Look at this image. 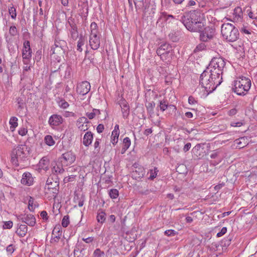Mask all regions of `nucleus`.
Masks as SVG:
<instances>
[{"label": "nucleus", "mask_w": 257, "mask_h": 257, "mask_svg": "<svg viewBox=\"0 0 257 257\" xmlns=\"http://www.w3.org/2000/svg\"><path fill=\"white\" fill-rule=\"evenodd\" d=\"M159 20L170 23L172 22V20H175V18L171 15H168L166 13L163 12L161 14Z\"/></svg>", "instance_id": "25"}, {"label": "nucleus", "mask_w": 257, "mask_h": 257, "mask_svg": "<svg viewBox=\"0 0 257 257\" xmlns=\"http://www.w3.org/2000/svg\"><path fill=\"white\" fill-rule=\"evenodd\" d=\"M227 231V228L225 227H223L221 231L217 233V237H221Z\"/></svg>", "instance_id": "48"}, {"label": "nucleus", "mask_w": 257, "mask_h": 257, "mask_svg": "<svg viewBox=\"0 0 257 257\" xmlns=\"http://www.w3.org/2000/svg\"><path fill=\"white\" fill-rule=\"evenodd\" d=\"M22 57L24 64H28L32 57V50L29 41H25L23 44Z\"/></svg>", "instance_id": "8"}, {"label": "nucleus", "mask_w": 257, "mask_h": 257, "mask_svg": "<svg viewBox=\"0 0 257 257\" xmlns=\"http://www.w3.org/2000/svg\"><path fill=\"white\" fill-rule=\"evenodd\" d=\"M155 105V103L153 101L148 103L146 105L147 111L150 115L154 113V108Z\"/></svg>", "instance_id": "34"}, {"label": "nucleus", "mask_w": 257, "mask_h": 257, "mask_svg": "<svg viewBox=\"0 0 257 257\" xmlns=\"http://www.w3.org/2000/svg\"><path fill=\"white\" fill-rule=\"evenodd\" d=\"M65 42L64 41H62V40H60V41H57V40H55V46L56 48H61V49L62 47L65 45Z\"/></svg>", "instance_id": "45"}, {"label": "nucleus", "mask_w": 257, "mask_h": 257, "mask_svg": "<svg viewBox=\"0 0 257 257\" xmlns=\"http://www.w3.org/2000/svg\"><path fill=\"white\" fill-rule=\"evenodd\" d=\"M225 65V62L223 58L214 57L212 59L209 66L206 68L211 72H213L216 75L220 77L222 74V70Z\"/></svg>", "instance_id": "5"}, {"label": "nucleus", "mask_w": 257, "mask_h": 257, "mask_svg": "<svg viewBox=\"0 0 257 257\" xmlns=\"http://www.w3.org/2000/svg\"><path fill=\"white\" fill-rule=\"evenodd\" d=\"M205 25L201 17V14L199 15V19L196 21L195 23L191 25L190 26H188V30L194 32H200L203 29Z\"/></svg>", "instance_id": "11"}, {"label": "nucleus", "mask_w": 257, "mask_h": 257, "mask_svg": "<svg viewBox=\"0 0 257 257\" xmlns=\"http://www.w3.org/2000/svg\"><path fill=\"white\" fill-rule=\"evenodd\" d=\"M221 77L206 68L200 77V84L205 89L207 94L212 92L222 82Z\"/></svg>", "instance_id": "1"}, {"label": "nucleus", "mask_w": 257, "mask_h": 257, "mask_svg": "<svg viewBox=\"0 0 257 257\" xmlns=\"http://www.w3.org/2000/svg\"><path fill=\"white\" fill-rule=\"evenodd\" d=\"M188 102L190 104H194L197 103V101L194 97L192 96H190L188 98Z\"/></svg>", "instance_id": "54"}, {"label": "nucleus", "mask_w": 257, "mask_h": 257, "mask_svg": "<svg viewBox=\"0 0 257 257\" xmlns=\"http://www.w3.org/2000/svg\"><path fill=\"white\" fill-rule=\"evenodd\" d=\"M218 246H219V245L217 243L213 242L212 243L211 245L210 246V249L211 250L215 251L217 249V248L218 247Z\"/></svg>", "instance_id": "58"}, {"label": "nucleus", "mask_w": 257, "mask_h": 257, "mask_svg": "<svg viewBox=\"0 0 257 257\" xmlns=\"http://www.w3.org/2000/svg\"><path fill=\"white\" fill-rule=\"evenodd\" d=\"M90 89V84L87 81H83L77 87V92L82 95L86 94Z\"/></svg>", "instance_id": "13"}, {"label": "nucleus", "mask_w": 257, "mask_h": 257, "mask_svg": "<svg viewBox=\"0 0 257 257\" xmlns=\"http://www.w3.org/2000/svg\"><path fill=\"white\" fill-rule=\"evenodd\" d=\"M106 214L103 211H101L98 212L97 215V220L99 223L102 224L104 222L106 217Z\"/></svg>", "instance_id": "26"}, {"label": "nucleus", "mask_w": 257, "mask_h": 257, "mask_svg": "<svg viewBox=\"0 0 257 257\" xmlns=\"http://www.w3.org/2000/svg\"><path fill=\"white\" fill-rule=\"evenodd\" d=\"M9 33L11 36H15L18 34V31L15 26H11L10 28Z\"/></svg>", "instance_id": "43"}, {"label": "nucleus", "mask_w": 257, "mask_h": 257, "mask_svg": "<svg viewBox=\"0 0 257 257\" xmlns=\"http://www.w3.org/2000/svg\"><path fill=\"white\" fill-rule=\"evenodd\" d=\"M191 147V144L190 143H187V144L184 145V146L183 147V151L184 152H187L189 150V149Z\"/></svg>", "instance_id": "49"}, {"label": "nucleus", "mask_w": 257, "mask_h": 257, "mask_svg": "<svg viewBox=\"0 0 257 257\" xmlns=\"http://www.w3.org/2000/svg\"><path fill=\"white\" fill-rule=\"evenodd\" d=\"M119 106L121 108L122 117L126 119L130 114V106L128 103L124 99H121L119 102Z\"/></svg>", "instance_id": "15"}, {"label": "nucleus", "mask_w": 257, "mask_h": 257, "mask_svg": "<svg viewBox=\"0 0 257 257\" xmlns=\"http://www.w3.org/2000/svg\"><path fill=\"white\" fill-rule=\"evenodd\" d=\"M18 219L27 225L34 226L36 224V219L32 214H21L18 216Z\"/></svg>", "instance_id": "12"}, {"label": "nucleus", "mask_w": 257, "mask_h": 257, "mask_svg": "<svg viewBox=\"0 0 257 257\" xmlns=\"http://www.w3.org/2000/svg\"><path fill=\"white\" fill-rule=\"evenodd\" d=\"M29 154V148L24 145H20L15 147L11 153L12 163L18 166L20 162L25 161Z\"/></svg>", "instance_id": "2"}, {"label": "nucleus", "mask_w": 257, "mask_h": 257, "mask_svg": "<svg viewBox=\"0 0 257 257\" xmlns=\"http://www.w3.org/2000/svg\"><path fill=\"white\" fill-rule=\"evenodd\" d=\"M84 250L83 248L80 249L78 247H76L74 250V257H83L84 253H83V251H84Z\"/></svg>", "instance_id": "31"}, {"label": "nucleus", "mask_w": 257, "mask_h": 257, "mask_svg": "<svg viewBox=\"0 0 257 257\" xmlns=\"http://www.w3.org/2000/svg\"><path fill=\"white\" fill-rule=\"evenodd\" d=\"M62 118L57 114L52 115L49 120V123L51 126H58L62 123Z\"/></svg>", "instance_id": "18"}, {"label": "nucleus", "mask_w": 257, "mask_h": 257, "mask_svg": "<svg viewBox=\"0 0 257 257\" xmlns=\"http://www.w3.org/2000/svg\"><path fill=\"white\" fill-rule=\"evenodd\" d=\"M74 179V176L71 175V176H68L67 177H65L64 179V181L65 182H71V181H72Z\"/></svg>", "instance_id": "59"}, {"label": "nucleus", "mask_w": 257, "mask_h": 257, "mask_svg": "<svg viewBox=\"0 0 257 257\" xmlns=\"http://www.w3.org/2000/svg\"><path fill=\"white\" fill-rule=\"evenodd\" d=\"M177 231L173 229H169L165 231V234L168 236H173L177 234Z\"/></svg>", "instance_id": "44"}, {"label": "nucleus", "mask_w": 257, "mask_h": 257, "mask_svg": "<svg viewBox=\"0 0 257 257\" xmlns=\"http://www.w3.org/2000/svg\"><path fill=\"white\" fill-rule=\"evenodd\" d=\"M7 251L9 253H12L15 250L14 246L13 244H10L7 247Z\"/></svg>", "instance_id": "53"}, {"label": "nucleus", "mask_w": 257, "mask_h": 257, "mask_svg": "<svg viewBox=\"0 0 257 257\" xmlns=\"http://www.w3.org/2000/svg\"><path fill=\"white\" fill-rule=\"evenodd\" d=\"M60 105L63 108H66L69 106V104L66 101H62Z\"/></svg>", "instance_id": "62"}, {"label": "nucleus", "mask_w": 257, "mask_h": 257, "mask_svg": "<svg viewBox=\"0 0 257 257\" xmlns=\"http://www.w3.org/2000/svg\"><path fill=\"white\" fill-rule=\"evenodd\" d=\"M63 167H64V165L58 160L57 163L55 164V165L53 166L52 172L56 174H61L64 172Z\"/></svg>", "instance_id": "22"}, {"label": "nucleus", "mask_w": 257, "mask_h": 257, "mask_svg": "<svg viewBox=\"0 0 257 257\" xmlns=\"http://www.w3.org/2000/svg\"><path fill=\"white\" fill-rule=\"evenodd\" d=\"M224 186V183H220V184H218L217 185H216L214 187V189L215 190H218L221 189Z\"/></svg>", "instance_id": "63"}, {"label": "nucleus", "mask_w": 257, "mask_h": 257, "mask_svg": "<svg viewBox=\"0 0 257 257\" xmlns=\"http://www.w3.org/2000/svg\"><path fill=\"white\" fill-rule=\"evenodd\" d=\"M159 106H160V109L162 111H165L169 106V107H171V106L174 107V109H176V107L174 105H168V103L167 102V101L166 100H161L160 101Z\"/></svg>", "instance_id": "27"}, {"label": "nucleus", "mask_w": 257, "mask_h": 257, "mask_svg": "<svg viewBox=\"0 0 257 257\" xmlns=\"http://www.w3.org/2000/svg\"><path fill=\"white\" fill-rule=\"evenodd\" d=\"M232 239V237L228 236L226 238H224L221 242L222 246L227 247L230 244V242Z\"/></svg>", "instance_id": "36"}, {"label": "nucleus", "mask_w": 257, "mask_h": 257, "mask_svg": "<svg viewBox=\"0 0 257 257\" xmlns=\"http://www.w3.org/2000/svg\"><path fill=\"white\" fill-rule=\"evenodd\" d=\"M93 255V257H106L107 256L99 248H97L94 251Z\"/></svg>", "instance_id": "33"}, {"label": "nucleus", "mask_w": 257, "mask_h": 257, "mask_svg": "<svg viewBox=\"0 0 257 257\" xmlns=\"http://www.w3.org/2000/svg\"><path fill=\"white\" fill-rule=\"evenodd\" d=\"M28 227L25 224H21L16 231L20 237H24L27 232Z\"/></svg>", "instance_id": "24"}, {"label": "nucleus", "mask_w": 257, "mask_h": 257, "mask_svg": "<svg viewBox=\"0 0 257 257\" xmlns=\"http://www.w3.org/2000/svg\"><path fill=\"white\" fill-rule=\"evenodd\" d=\"M9 12L12 19H16L17 16L16 10L13 6L9 8Z\"/></svg>", "instance_id": "38"}, {"label": "nucleus", "mask_w": 257, "mask_h": 257, "mask_svg": "<svg viewBox=\"0 0 257 257\" xmlns=\"http://www.w3.org/2000/svg\"><path fill=\"white\" fill-rule=\"evenodd\" d=\"M78 127L81 131H85L88 129L87 125H84V124H82L81 125H77Z\"/></svg>", "instance_id": "61"}, {"label": "nucleus", "mask_w": 257, "mask_h": 257, "mask_svg": "<svg viewBox=\"0 0 257 257\" xmlns=\"http://www.w3.org/2000/svg\"><path fill=\"white\" fill-rule=\"evenodd\" d=\"M205 25L201 17V14L199 15V19L196 21L195 23L191 25L190 26H188V30L194 32H200L203 29Z\"/></svg>", "instance_id": "10"}, {"label": "nucleus", "mask_w": 257, "mask_h": 257, "mask_svg": "<svg viewBox=\"0 0 257 257\" xmlns=\"http://www.w3.org/2000/svg\"><path fill=\"white\" fill-rule=\"evenodd\" d=\"M86 116L89 119H92L95 116V113H93V111L91 112H87Z\"/></svg>", "instance_id": "60"}, {"label": "nucleus", "mask_w": 257, "mask_h": 257, "mask_svg": "<svg viewBox=\"0 0 257 257\" xmlns=\"http://www.w3.org/2000/svg\"><path fill=\"white\" fill-rule=\"evenodd\" d=\"M97 24L95 22H92L90 25L91 34L94 33V34H97Z\"/></svg>", "instance_id": "42"}, {"label": "nucleus", "mask_w": 257, "mask_h": 257, "mask_svg": "<svg viewBox=\"0 0 257 257\" xmlns=\"http://www.w3.org/2000/svg\"><path fill=\"white\" fill-rule=\"evenodd\" d=\"M233 15L234 20L237 21H240L242 16V11L240 7H237L234 10Z\"/></svg>", "instance_id": "23"}, {"label": "nucleus", "mask_w": 257, "mask_h": 257, "mask_svg": "<svg viewBox=\"0 0 257 257\" xmlns=\"http://www.w3.org/2000/svg\"><path fill=\"white\" fill-rule=\"evenodd\" d=\"M41 51H38L35 55V60L38 62L41 59Z\"/></svg>", "instance_id": "50"}, {"label": "nucleus", "mask_w": 257, "mask_h": 257, "mask_svg": "<svg viewBox=\"0 0 257 257\" xmlns=\"http://www.w3.org/2000/svg\"><path fill=\"white\" fill-rule=\"evenodd\" d=\"M69 224V217L68 215H65L63 217L62 220V225L64 227H66Z\"/></svg>", "instance_id": "39"}, {"label": "nucleus", "mask_w": 257, "mask_h": 257, "mask_svg": "<svg viewBox=\"0 0 257 257\" xmlns=\"http://www.w3.org/2000/svg\"><path fill=\"white\" fill-rule=\"evenodd\" d=\"M13 224L12 221H6L4 222V227L5 229H10L12 227Z\"/></svg>", "instance_id": "47"}, {"label": "nucleus", "mask_w": 257, "mask_h": 257, "mask_svg": "<svg viewBox=\"0 0 257 257\" xmlns=\"http://www.w3.org/2000/svg\"><path fill=\"white\" fill-rule=\"evenodd\" d=\"M88 121L87 120V118L85 117H80L77 122V125H80L81 123H87Z\"/></svg>", "instance_id": "46"}, {"label": "nucleus", "mask_w": 257, "mask_h": 257, "mask_svg": "<svg viewBox=\"0 0 257 257\" xmlns=\"http://www.w3.org/2000/svg\"><path fill=\"white\" fill-rule=\"evenodd\" d=\"M93 138V134L91 132H86L83 138V144L86 147H88L91 144Z\"/></svg>", "instance_id": "19"}, {"label": "nucleus", "mask_w": 257, "mask_h": 257, "mask_svg": "<svg viewBox=\"0 0 257 257\" xmlns=\"http://www.w3.org/2000/svg\"><path fill=\"white\" fill-rule=\"evenodd\" d=\"M251 84L250 79L242 76L234 81L233 89L237 95H244L249 90Z\"/></svg>", "instance_id": "4"}, {"label": "nucleus", "mask_w": 257, "mask_h": 257, "mask_svg": "<svg viewBox=\"0 0 257 257\" xmlns=\"http://www.w3.org/2000/svg\"><path fill=\"white\" fill-rule=\"evenodd\" d=\"M44 141L45 143L49 146H53L55 142L54 140L53 137L50 135H47L45 136Z\"/></svg>", "instance_id": "28"}, {"label": "nucleus", "mask_w": 257, "mask_h": 257, "mask_svg": "<svg viewBox=\"0 0 257 257\" xmlns=\"http://www.w3.org/2000/svg\"><path fill=\"white\" fill-rule=\"evenodd\" d=\"M75 156L71 152H67L59 158L58 160L62 163L64 166H68L71 165L75 161Z\"/></svg>", "instance_id": "9"}, {"label": "nucleus", "mask_w": 257, "mask_h": 257, "mask_svg": "<svg viewBox=\"0 0 257 257\" xmlns=\"http://www.w3.org/2000/svg\"><path fill=\"white\" fill-rule=\"evenodd\" d=\"M82 240L87 243H92L94 240L93 237H88L87 238H83Z\"/></svg>", "instance_id": "51"}, {"label": "nucleus", "mask_w": 257, "mask_h": 257, "mask_svg": "<svg viewBox=\"0 0 257 257\" xmlns=\"http://www.w3.org/2000/svg\"><path fill=\"white\" fill-rule=\"evenodd\" d=\"M34 179L29 172L24 173L21 179V183L25 185L31 186L33 184Z\"/></svg>", "instance_id": "17"}, {"label": "nucleus", "mask_w": 257, "mask_h": 257, "mask_svg": "<svg viewBox=\"0 0 257 257\" xmlns=\"http://www.w3.org/2000/svg\"><path fill=\"white\" fill-rule=\"evenodd\" d=\"M40 215L44 219L47 220L48 218V214L46 211H42L40 213Z\"/></svg>", "instance_id": "57"}, {"label": "nucleus", "mask_w": 257, "mask_h": 257, "mask_svg": "<svg viewBox=\"0 0 257 257\" xmlns=\"http://www.w3.org/2000/svg\"><path fill=\"white\" fill-rule=\"evenodd\" d=\"M200 13L198 11H194L182 17L181 21L187 29H188V26H191L196 21H197Z\"/></svg>", "instance_id": "6"}, {"label": "nucleus", "mask_w": 257, "mask_h": 257, "mask_svg": "<svg viewBox=\"0 0 257 257\" xmlns=\"http://www.w3.org/2000/svg\"><path fill=\"white\" fill-rule=\"evenodd\" d=\"M27 133V129L24 127L21 128L19 131V134L23 136H25Z\"/></svg>", "instance_id": "55"}, {"label": "nucleus", "mask_w": 257, "mask_h": 257, "mask_svg": "<svg viewBox=\"0 0 257 257\" xmlns=\"http://www.w3.org/2000/svg\"><path fill=\"white\" fill-rule=\"evenodd\" d=\"M114 132H112L111 136V142L114 145L118 142L119 133H117L116 135H114Z\"/></svg>", "instance_id": "37"}, {"label": "nucleus", "mask_w": 257, "mask_h": 257, "mask_svg": "<svg viewBox=\"0 0 257 257\" xmlns=\"http://www.w3.org/2000/svg\"><path fill=\"white\" fill-rule=\"evenodd\" d=\"M221 32L223 37L226 41L231 42L236 41L239 34L238 29L230 23L222 24Z\"/></svg>", "instance_id": "3"}, {"label": "nucleus", "mask_w": 257, "mask_h": 257, "mask_svg": "<svg viewBox=\"0 0 257 257\" xmlns=\"http://www.w3.org/2000/svg\"><path fill=\"white\" fill-rule=\"evenodd\" d=\"M17 102L18 104V107L17 108V111L18 113L21 115H23L25 113L23 112V110L25 106V98L24 96L19 97L17 99Z\"/></svg>", "instance_id": "20"}, {"label": "nucleus", "mask_w": 257, "mask_h": 257, "mask_svg": "<svg viewBox=\"0 0 257 257\" xmlns=\"http://www.w3.org/2000/svg\"><path fill=\"white\" fill-rule=\"evenodd\" d=\"M131 145V140L128 137H125L123 140V147L128 149Z\"/></svg>", "instance_id": "40"}, {"label": "nucleus", "mask_w": 257, "mask_h": 257, "mask_svg": "<svg viewBox=\"0 0 257 257\" xmlns=\"http://www.w3.org/2000/svg\"><path fill=\"white\" fill-rule=\"evenodd\" d=\"M69 24L71 27V29H70L69 31L71 36V38L73 40H76L79 36L77 27L74 22L71 23L69 22Z\"/></svg>", "instance_id": "21"}, {"label": "nucleus", "mask_w": 257, "mask_h": 257, "mask_svg": "<svg viewBox=\"0 0 257 257\" xmlns=\"http://www.w3.org/2000/svg\"><path fill=\"white\" fill-rule=\"evenodd\" d=\"M109 194L111 198L115 199L118 196V191L116 189H111L109 191Z\"/></svg>", "instance_id": "35"}, {"label": "nucleus", "mask_w": 257, "mask_h": 257, "mask_svg": "<svg viewBox=\"0 0 257 257\" xmlns=\"http://www.w3.org/2000/svg\"><path fill=\"white\" fill-rule=\"evenodd\" d=\"M104 129V125L102 124H99L97 127L96 130L98 133H101Z\"/></svg>", "instance_id": "52"}, {"label": "nucleus", "mask_w": 257, "mask_h": 257, "mask_svg": "<svg viewBox=\"0 0 257 257\" xmlns=\"http://www.w3.org/2000/svg\"><path fill=\"white\" fill-rule=\"evenodd\" d=\"M17 121L18 118L15 116L12 117L10 120V124L11 125V129H13L12 131L18 126Z\"/></svg>", "instance_id": "30"}, {"label": "nucleus", "mask_w": 257, "mask_h": 257, "mask_svg": "<svg viewBox=\"0 0 257 257\" xmlns=\"http://www.w3.org/2000/svg\"><path fill=\"white\" fill-rule=\"evenodd\" d=\"M101 141V139L97 138L94 144V149L97 152H99L100 151V147L99 145Z\"/></svg>", "instance_id": "41"}, {"label": "nucleus", "mask_w": 257, "mask_h": 257, "mask_svg": "<svg viewBox=\"0 0 257 257\" xmlns=\"http://www.w3.org/2000/svg\"><path fill=\"white\" fill-rule=\"evenodd\" d=\"M28 208L31 211H33L35 209V207L33 206V201L31 199L29 201Z\"/></svg>", "instance_id": "56"}, {"label": "nucleus", "mask_w": 257, "mask_h": 257, "mask_svg": "<svg viewBox=\"0 0 257 257\" xmlns=\"http://www.w3.org/2000/svg\"><path fill=\"white\" fill-rule=\"evenodd\" d=\"M171 50V46L169 44L165 43L161 45L157 50L156 53L158 55L161 56L169 53Z\"/></svg>", "instance_id": "16"}, {"label": "nucleus", "mask_w": 257, "mask_h": 257, "mask_svg": "<svg viewBox=\"0 0 257 257\" xmlns=\"http://www.w3.org/2000/svg\"><path fill=\"white\" fill-rule=\"evenodd\" d=\"M158 172V170L156 167H154L153 169H150L148 173V174L149 175V179L150 180H153L154 178H155L157 176Z\"/></svg>", "instance_id": "29"}, {"label": "nucleus", "mask_w": 257, "mask_h": 257, "mask_svg": "<svg viewBox=\"0 0 257 257\" xmlns=\"http://www.w3.org/2000/svg\"><path fill=\"white\" fill-rule=\"evenodd\" d=\"M84 42H85L84 38L82 36H81L79 38L78 41L77 46V50L78 51H79L80 52L82 51V46L84 45Z\"/></svg>", "instance_id": "32"}, {"label": "nucleus", "mask_w": 257, "mask_h": 257, "mask_svg": "<svg viewBox=\"0 0 257 257\" xmlns=\"http://www.w3.org/2000/svg\"><path fill=\"white\" fill-rule=\"evenodd\" d=\"M108 220L112 223L114 222L115 220V216L114 215H110L109 216Z\"/></svg>", "instance_id": "64"}, {"label": "nucleus", "mask_w": 257, "mask_h": 257, "mask_svg": "<svg viewBox=\"0 0 257 257\" xmlns=\"http://www.w3.org/2000/svg\"><path fill=\"white\" fill-rule=\"evenodd\" d=\"M100 39L97 34L92 33L90 34L89 38V45L93 50H97L100 46Z\"/></svg>", "instance_id": "14"}, {"label": "nucleus", "mask_w": 257, "mask_h": 257, "mask_svg": "<svg viewBox=\"0 0 257 257\" xmlns=\"http://www.w3.org/2000/svg\"><path fill=\"white\" fill-rule=\"evenodd\" d=\"M200 39L202 42H207L213 39L215 34L214 27H204V29L200 32Z\"/></svg>", "instance_id": "7"}]
</instances>
